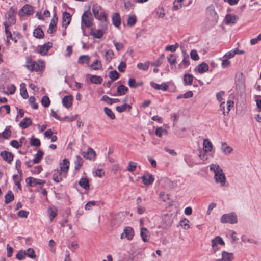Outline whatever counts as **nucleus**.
Returning <instances> with one entry per match:
<instances>
[{
	"instance_id": "6ab92c4d",
	"label": "nucleus",
	"mask_w": 261,
	"mask_h": 261,
	"mask_svg": "<svg viewBox=\"0 0 261 261\" xmlns=\"http://www.w3.org/2000/svg\"><path fill=\"white\" fill-rule=\"evenodd\" d=\"M151 86L156 90H162L163 91H167L168 89V85L166 83H162V84H158L153 82H150Z\"/></svg>"
},
{
	"instance_id": "5701e85b",
	"label": "nucleus",
	"mask_w": 261,
	"mask_h": 261,
	"mask_svg": "<svg viewBox=\"0 0 261 261\" xmlns=\"http://www.w3.org/2000/svg\"><path fill=\"white\" fill-rule=\"evenodd\" d=\"M128 91V89L127 87L123 85L119 86L117 88V93L114 94V96H121L125 94Z\"/></svg>"
},
{
	"instance_id": "f03ea898",
	"label": "nucleus",
	"mask_w": 261,
	"mask_h": 261,
	"mask_svg": "<svg viewBox=\"0 0 261 261\" xmlns=\"http://www.w3.org/2000/svg\"><path fill=\"white\" fill-rule=\"evenodd\" d=\"M210 169L214 173V178L216 182L221 186H224L226 182V177L222 169L216 164H212Z\"/></svg>"
},
{
	"instance_id": "603ef678",
	"label": "nucleus",
	"mask_w": 261,
	"mask_h": 261,
	"mask_svg": "<svg viewBox=\"0 0 261 261\" xmlns=\"http://www.w3.org/2000/svg\"><path fill=\"white\" fill-rule=\"evenodd\" d=\"M90 58L87 55L81 56L78 60V63L80 64L88 63L89 62Z\"/></svg>"
},
{
	"instance_id": "79ce46f5",
	"label": "nucleus",
	"mask_w": 261,
	"mask_h": 261,
	"mask_svg": "<svg viewBox=\"0 0 261 261\" xmlns=\"http://www.w3.org/2000/svg\"><path fill=\"white\" fill-rule=\"evenodd\" d=\"M91 67L93 70H99L102 67L101 62L98 60H96L91 65Z\"/></svg>"
},
{
	"instance_id": "7ed1b4c3",
	"label": "nucleus",
	"mask_w": 261,
	"mask_h": 261,
	"mask_svg": "<svg viewBox=\"0 0 261 261\" xmlns=\"http://www.w3.org/2000/svg\"><path fill=\"white\" fill-rule=\"evenodd\" d=\"M44 66V63L43 61H39L37 63L35 61H33L31 58L27 59V64L26 67L30 71H40Z\"/></svg>"
},
{
	"instance_id": "f3484780",
	"label": "nucleus",
	"mask_w": 261,
	"mask_h": 261,
	"mask_svg": "<svg viewBox=\"0 0 261 261\" xmlns=\"http://www.w3.org/2000/svg\"><path fill=\"white\" fill-rule=\"evenodd\" d=\"M244 51L243 50H239L238 48H235L229 52H227L223 57L224 58H227L228 59H231L234 57L236 54H243Z\"/></svg>"
},
{
	"instance_id": "c756f323",
	"label": "nucleus",
	"mask_w": 261,
	"mask_h": 261,
	"mask_svg": "<svg viewBox=\"0 0 261 261\" xmlns=\"http://www.w3.org/2000/svg\"><path fill=\"white\" fill-rule=\"evenodd\" d=\"M225 21H226V22L228 24H230V23H232V24H233L234 23H236L238 19V18L234 15H232V14H227L226 16H225Z\"/></svg>"
},
{
	"instance_id": "ea45409f",
	"label": "nucleus",
	"mask_w": 261,
	"mask_h": 261,
	"mask_svg": "<svg viewBox=\"0 0 261 261\" xmlns=\"http://www.w3.org/2000/svg\"><path fill=\"white\" fill-rule=\"evenodd\" d=\"M83 165V159L80 156H76L74 161V168L79 170Z\"/></svg>"
},
{
	"instance_id": "7c9ffc66",
	"label": "nucleus",
	"mask_w": 261,
	"mask_h": 261,
	"mask_svg": "<svg viewBox=\"0 0 261 261\" xmlns=\"http://www.w3.org/2000/svg\"><path fill=\"white\" fill-rule=\"evenodd\" d=\"M112 21L113 24L116 27H119L121 24V18L119 14L117 13H115L112 17Z\"/></svg>"
},
{
	"instance_id": "ddd939ff",
	"label": "nucleus",
	"mask_w": 261,
	"mask_h": 261,
	"mask_svg": "<svg viewBox=\"0 0 261 261\" xmlns=\"http://www.w3.org/2000/svg\"><path fill=\"white\" fill-rule=\"evenodd\" d=\"M63 22L62 27L65 29H66L68 25L70 24L71 20V15L66 12H65L63 14Z\"/></svg>"
},
{
	"instance_id": "dca6fc26",
	"label": "nucleus",
	"mask_w": 261,
	"mask_h": 261,
	"mask_svg": "<svg viewBox=\"0 0 261 261\" xmlns=\"http://www.w3.org/2000/svg\"><path fill=\"white\" fill-rule=\"evenodd\" d=\"M213 144L208 139H204L203 142V150L210 153L213 149Z\"/></svg>"
},
{
	"instance_id": "4c0bfd02",
	"label": "nucleus",
	"mask_w": 261,
	"mask_h": 261,
	"mask_svg": "<svg viewBox=\"0 0 261 261\" xmlns=\"http://www.w3.org/2000/svg\"><path fill=\"white\" fill-rule=\"evenodd\" d=\"M20 93L21 96L26 99L28 97V92L25 88V84L24 83H21L20 86Z\"/></svg>"
},
{
	"instance_id": "13d9d810",
	"label": "nucleus",
	"mask_w": 261,
	"mask_h": 261,
	"mask_svg": "<svg viewBox=\"0 0 261 261\" xmlns=\"http://www.w3.org/2000/svg\"><path fill=\"white\" fill-rule=\"evenodd\" d=\"M26 256L30 257L31 258H35L36 257V254L34 250L32 248H28L27 250L24 251Z\"/></svg>"
},
{
	"instance_id": "3c124183",
	"label": "nucleus",
	"mask_w": 261,
	"mask_h": 261,
	"mask_svg": "<svg viewBox=\"0 0 261 261\" xmlns=\"http://www.w3.org/2000/svg\"><path fill=\"white\" fill-rule=\"evenodd\" d=\"M34 36L36 38H41L44 36V33L40 28L36 29L33 32Z\"/></svg>"
},
{
	"instance_id": "bf43d9fd",
	"label": "nucleus",
	"mask_w": 261,
	"mask_h": 261,
	"mask_svg": "<svg viewBox=\"0 0 261 261\" xmlns=\"http://www.w3.org/2000/svg\"><path fill=\"white\" fill-rule=\"evenodd\" d=\"M41 103L44 107H49L50 103L49 97L47 96H43L41 99Z\"/></svg>"
},
{
	"instance_id": "69168bd1",
	"label": "nucleus",
	"mask_w": 261,
	"mask_h": 261,
	"mask_svg": "<svg viewBox=\"0 0 261 261\" xmlns=\"http://www.w3.org/2000/svg\"><path fill=\"white\" fill-rule=\"evenodd\" d=\"M26 254L24 252V251L23 250H20L18 251V252L16 255V258L19 260H22L25 258Z\"/></svg>"
},
{
	"instance_id": "6e6552de",
	"label": "nucleus",
	"mask_w": 261,
	"mask_h": 261,
	"mask_svg": "<svg viewBox=\"0 0 261 261\" xmlns=\"http://www.w3.org/2000/svg\"><path fill=\"white\" fill-rule=\"evenodd\" d=\"M134 236V232L133 229L130 227H126L123 232L121 233L120 238L123 239L126 238L128 240H131Z\"/></svg>"
},
{
	"instance_id": "423d86ee",
	"label": "nucleus",
	"mask_w": 261,
	"mask_h": 261,
	"mask_svg": "<svg viewBox=\"0 0 261 261\" xmlns=\"http://www.w3.org/2000/svg\"><path fill=\"white\" fill-rule=\"evenodd\" d=\"M221 222L222 223L234 224L237 222V216L233 213L224 214L221 217Z\"/></svg>"
},
{
	"instance_id": "58836bf2",
	"label": "nucleus",
	"mask_w": 261,
	"mask_h": 261,
	"mask_svg": "<svg viewBox=\"0 0 261 261\" xmlns=\"http://www.w3.org/2000/svg\"><path fill=\"white\" fill-rule=\"evenodd\" d=\"M103 34L102 31L100 29L92 30L91 31V35L96 38H100L103 36Z\"/></svg>"
},
{
	"instance_id": "4468645a",
	"label": "nucleus",
	"mask_w": 261,
	"mask_h": 261,
	"mask_svg": "<svg viewBox=\"0 0 261 261\" xmlns=\"http://www.w3.org/2000/svg\"><path fill=\"white\" fill-rule=\"evenodd\" d=\"M82 154L85 158L90 160H94L96 156L95 152L90 147L88 148L87 152H83Z\"/></svg>"
},
{
	"instance_id": "4be33fe9",
	"label": "nucleus",
	"mask_w": 261,
	"mask_h": 261,
	"mask_svg": "<svg viewBox=\"0 0 261 261\" xmlns=\"http://www.w3.org/2000/svg\"><path fill=\"white\" fill-rule=\"evenodd\" d=\"M57 22V18L54 16L50 23L49 28L47 30V32L50 34H53L56 31V28Z\"/></svg>"
},
{
	"instance_id": "2f4dec72",
	"label": "nucleus",
	"mask_w": 261,
	"mask_h": 261,
	"mask_svg": "<svg viewBox=\"0 0 261 261\" xmlns=\"http://www.w3.org/2000/svg\"><path fill=\"white\" fill-rule=\"evenodd\" d=\"M167 58L168 62L171 66V68H173V66L175 67V65L177 62L176 55L173 54H171L169 55Z\"/></svg>"
},
{
	"instance_id": "b1692460",
	"label": "nucleus",
	"mask_w": 261,
	"mask_h": 261,
	"mask_svg": "<svg viewBox=\"0 0 261 261\" xmlns=\"http://www.w3.org/2000/svg\"><path fill=\"white\" fill-rule=\"evenodd\" d=\"M52 47V43L47 42L41 46L40 48L39 53L42 55H46L48 50Z\"/></svg>"
},
{
	"instance_id": "6e6d98bb",
	"label": "nucleus",
	"mask_w": 261,
	"mask_h": 261,
	"mask_svg": "<svg viewBox=\"0 0 261 261\" xmlns=\"http://www.w3.org/2000/svg\"><path fill=\"white\" fill-rule=\"evenodd\" d=\"M11 130L9 128H6L3 133H0V137H3L5 139H8L11 136Z\"/></svg>"
},
{
	"instance_id": "c03bdc74",
	"label": "nucleus",
	"mask_w": 261,
	"mask_h": 261,
	"mask_svg": "<svg viewBox=\"0 0 261 261\" xmlns=\"http://www.w3.org/2000/svg\"><path fill=\"white\" fill-rule=\"evenodd\" d=\"M114 56V52L111 49H109L106 52L105 57L106 59V61L107 62H109L111 61V60L113 58Z\"/></svg>"
},
{
	"instance_id": "e2e57ef3",
	"label": "nucleus",
	"mask_w": 261,
	"mask_h": 261,
	"mask_svg": "<svg viewBox=\"0 0 261 261\" xmlns=\"http://www.w3.org/2000/svg\"><path fill=\"white\" fill-rule=\"evenodd\" d=\"M137 168V163L134 162H129L127 167V170L129 172H134Z\"/></svg>"
},
{
	"instance_id": "680f3d73",
	"label": "nucleus",
	"mask_w": 261,
	"mask_h": 261,
	"mask_svg": "<svg viewBox=\"0 0 261 261\" xmlns=\"http://www.w3.org/2000/svg\"><path fill=\"white\" fill-rule=\"evenodd\" d=\"M156 13L160 18H163L165 15L164 9L162 7H159L156 9Z\"/></svg>"
},
{
	"instance_id": "a18cd8bd",
	"label": "nucleus",
	"mask_w": 261,
	"mask_h": 261,
	"mask_svg": "<svg viewBox=\"0 0 261 261\" xmlns=\"http://www.w3.org/2000/svg\"><path fill=\"white\" fill-rule=\"evenodd\" d=\"M167 131L162 127H158L155 131V134L159 137H162L163 135H166Z\"/></svg>"
},
{
	"instance_id": "49530a36",
	"label": "nucleus",
	"mask_w": 261,
	"mask_h": 261,
	"mask_svg": "<svg viewBox=\"0 0 261 261\" xmlns=\"http://www.w3.org/2000/svg\"><path fill=\"white\" fill-rule=\"evenodd\" d=\"M193 76L190 74H186L184 75V81L186 84L190 85L192 84Z\"/></svg>"
},
{
	"instance_id": "f8f14e48",
	"label": "nucleus",
	"mask_w": 261,
	"mask_h": 261,
	"mask_svg": "<svg viewBox=\"0 0 261 261\" xmlns=\"http://www.w3.org/2000/svg\"><path fill=\"white\" fill-rule=\"evenodd\" d=\"M234 258L233 254L226 251H222V257L216 259L215 261H231Z\"/></svg>"
},
{
	"instance_id": "338daca9",
	"label": "nucleus",
	"mask_w": 261,
	"mask_h": 261,
	"mask_svg": "<svg viewBox=\"0 0 261 261\" xmlns=\"http://www.w3.org/2000/svg\"><path fill=\"white\" fill-rule=\"evenodd\" d=\"M207 12L212 16L214 17L215 18H217V13L215 11L214 8L213 6H211L207 8Z\"/></svg>"
},
{
	"instance_id": "1a4fd4ad",
	"label": "nucleus",
	"mask_w": 261,
	"mask_h": 261,
	"mask_svg": "<svg viewBox=\"0 0 261 261\" xmlns=\"http://www.w3.org/2000/svg\"><path fill=\"white\" fill-rule=\"evenodd\" d=\"M183 59L181 62L178 65V68L180 69H185L190 65L189 57L185 50L182 51Z\"/></svg>"
},
{
	"instance_id": "9b49d317",
	"label": "nucleus",
	"mask_w": 261,
	"mask_h": 261,
	"mask_svg": "<svg viewBox=\"0 0 261 261\" xmlns=\"http://www.w3.org/2000/svg\"><path fill=\"white\" fill-rule=\"evenodd\" d=\"M27 183L32 187L36 186L37 185H42L45 182L44 180L36 179L33 177H28L26 179Z\"/></svg>"
},
{
	"instance_id": "2eb2a0df",
	"label": "nucleus",
	"mask_w": 261,
	"mask_h": 261,
	"mask_svg": "<svg viewBox=\"0 0 261 261\" xmlns=\"http://www.w3.org/2000/svg\"><path fill=\"white\" fill-rule=\"evenodd\" d=\"M140 235L144 242H147L149 241L150 232L147 228L142 227L140 230Z\"/></svg>"
},
{
	"instance_id": "f257e3e1",
	"label": "nucleus",
	"mask_w": 261,
	"mask_h": 261,
	"mask_svg": "<svg viewBox=\"0 0 261 261\" xmlns=\"http://www.w3.org/2000/svg\"><path fill=\"white\" fill-rule=\"evenodd\" d=\"M92 12L94 17L101 22V27L103 28H107V18L105 12L101 9V7L95 4L92 6Z\"/></svg>"
},
{
	"instance_id": "f704fd0d",
	"label": "nucleus",
	"mask_w": 261,
	"mask_h": 261,
	"mask_svg": "<svg viewBox=\"0 0 261 261\" xmlns=\"http://www.w3.org/2000/svg\"><path fill=\"white\" fill-rule=\"evenodd\" d=\"M62 172L60 170H55L53 174V179L57 182H59L62 180Z\"/></svg>"
},
{
	"instance_id": "8fccbe9b",
	"label": "nucleus",
	"mask_w": 261,
	"mask_h": 261,
	"mask_svg": "<svg viewBox=\"0 0 261 261\" xmlns=\"http://www.w3.org/2000/svg\"><path fill=\"white\" fill-rule=\"evenodd\" d=\"M189 223L190 221L188 219L185 218L180 221V225L183 228V229L187 230L190 228Z\"/></svg>"
},
{
	"instance_id": "cd10ccee",
	"label": "nucleus",
	"mask_w": 261,
	"mask_h": 261,
	"mask_svg": "<svg viewBox=\"0 0 261 261\" xmlns=\"http://www.w3.org/2000/svg\"><path fill=\"white\" fill-rule=\"evenodd\" d=\"M7 19L5 23H7L8 24L11 25L15 23V18L14 16V13L13 11H9L7 13Z\"/></svg>"
},
{
	"instance_id": "39448f33",
	"label": "nucleus",
	"mask_w": 261,
	"mask_h": 261,
	"mask_svg": "<svg viewBox=\"0 0 261 261\" xmlns=\"http://www.w3.org/2000/svg\"><path fill=\"white\" fill-rule=\"evenodd\" d=\"M212 250L213 253H215L220 249L218 245H224L225 243L222 238L219 236H217L211 241Z\"/></svg>"
},
{
	"instance_id": "4d7b16f0",
	"label": "nucleus",
	"mask_w": 261,
	"mask_h": 261,
	"mask_svg": "<svg viewBox=\"0 0 261 261\" xmlns=\"http://www.w3.org/2000/svg\"><path fill=\"white\" fill-rule=\"evenodd\" d=\"M14 199V195L11 191H9L5 195V202L9 203L11 202Z\"/></svg>"
},
{
	"instance_id": "a19ab883",
	"label": "nucleus",
	"mask_w": 261,
	"mask_h": 261,
	"mask_svg": "<svg viewBox=\"0 0 261 261\" xmlns=\"http://www.w3.org/2000/svg\"><path fill=\"white\" fill-rule=\"evenodd\" d=\"M184 1V0H174L173 2V10L176 11L181 8Z\"/></svg>"
},
{
	"instance_id": "bb28decb",
	"label": "nucleus",
	"mask_w": 261,
	"mask_h": 261,
	"mask_svg": "<svg viewBox=\"0 0 261 261\" xmlns=\"http://www.w3.org/2000/svg\"><path fill=\"white\" fill-rule=\"evenodd\" d=\"M1 156L5 161L8 163H10L13 158V156L11 153L6 151H2L1 153Z\"/></svg>"
},
{
	"instance_id": "774afa93",
	"label": "nucleus",
	"mask_w": 261,
	"mask_h": 261,
	"mask_svg": "<svg viewBox=\"0 0 261 261\" xmlns=\"http://www.w3.org/2000/svg\"><path fill=\"white\" fill-rule=\"evenodd\" d=\"M191 58L194 61H197L199 60V57L196 50H192L190 53Z\"/></svg>"
},
{
	"instance_id": "0e129e2a",
	"label": "nucleus",
	"mask_w": 261,
	"mask_h": 261,
	"mask_svg": "<svg viewBox=\"0 0 261 261\" xmlns=\"http://www.w3.org/2000/svg\"><path fill=\"white\" fill-rule=\"evenodd\" d=\"M29 102L33 109H37L38 108V104L35 102V98L34 96H30L29 97Z\"/></svg>"
},
{
	"instance_id": "9d476101",
	"label": "nucleus",
	"mask_w": 261,
	"mask_h": 261,
	"mask_svg": "<svg viewBox=\"0 0 261 261\" xmlns=\"http://www.w3.org/2000/svg\"><path fill=\"white\" fill-rule=\"evenodd\" d=\"M236 86L240 88L244 86L245 82V77L243 73L242 72H238L236 75Z\"/></svg>"
},
{
	"instance_id": "72a5a7b5",
	"label": "nucleus",
	"mask_w": 261,
	"mask_h": 261,
	"mask_svg": "<svg viewBox=\"0 0 261 261\" xmlns=\"http://www.w3.org/2000/svg\"><path fill=\"white\" fill-rule=\"evenodd\" d=\"M208 69L209 67L208 65L204 62L202 63L198 66V71L201 74L206 72L208 71Z\"/></svg>"
},
{
	"instance_id": "393cba45",
	"label": "nucleus",
	"mask_w": 261,
	"mask_h": 261,
	"mask_svg": "<svg viewBox=\"0 0 261 261\" xmlns=\"http://www.w3.org/2000/svg\"><path fill=\"white\" fill-rule=\"evenodd\" d=\"M47 212L48 216L50 218V221H53V219L57 215L58 210L55 206H51L48 208Z\"/></svg>"
},
{
	"instance_id": "a211bd4d",
	"label": "nucleus",
	"mask_w": 261,
	"mask_h": 261,
	"mask_svg": "<svg viewBox=\"0 0 261 261\" xmlns=\"http://www.w3.org/2000/svg\"><path fill=\"white\" fill-rule=\"evenodd\" d=\"M70 162L68 159H65L60 164V171L67 173L69 170Z\"/></svg>"
},
{
	"instance_id": "09e8293b",
	"label": "nucleus",
	"mask_w": 261,
	"mask_h": 261,
	"mask_svg": "<svg viewBox=\"0 0 261 261\" xmlns=\"http://www.w3.org/2000/svg\"><path fill=\"white\" fill-rule=\"evenodd\" d=\"M105 114L111 119H114L115 116L112 111L109 108L105 107L103 109Z\"/></svg>"
},
{
	"instance_id": "de8ad7c7",
	"label": "nucleus",
	"mask_w": 261,
	"mask_h": 261,
	"mask_svg": "<svg viewBox=\"0 0 261 261\" xmlns=\"http://www.w3.org/2000/svg\"><path fill=\"white\" fill-rule=\"evenodd\" d=\"M43 152L41 150H38L33 159V162L35 164L38 163L42 159Z\"/></svg>"
},
{
	"instance_id": "0eeeda50",
	"label": "nucleus",
	"mask_w": 261,
	"mask_h": 261,
	"mask_svg": "<svg viewBox=\"0 0 261 261\" xmlns=\"http://www.w3.org/2000/svg\"><path fill=\"white\" fill-rule=\"evenodd\" d=\"M234 102L232 100H228L226 103L222 102L220 104L221 110L224 115L228 114L230 109L233 107Z\"/></svg>"
},
{
	"instance_id": "473e14b6",
	"label": "nucleus",
	"mask_w": 261,
	"mask_h": 261,
	"mask_svg": "<svg viewBox=\"0 0 261 261\" xmlns=\"http://www.w3.org/2000/svg\"><path fill=\"white\" fill-rule=\"evenodd\" d=\"M80 186L85 190L89 189L90 185L89 180L86 178H82L79 182Z\"/></svg>"
},
{
	"instance_id": "412c9836",
	"label": "nucleus",
	"mask_w": 261,
	"mask_h": 261,
	"mask_svg": "<svg viewBox=\"0 0 261 261\" xmlns=\"http://www.w3.org/2000/svg\"><path fill=\"white\" fill-rule=\"evenodd\" d=\"M221 149L222 151L226 155L230 154L233 151L232 148L226 142H222L221 143Z\"/></svg>"
},
{
	"instance_id": "37998d69",
	"label": "nucleus",
	"mask_w": 261,
	"mask_h": 261,
	"mask_svg": "<svg viewBox=\"0 0 261 261\" xmlns=\"http://www.w3.org/2000/svg\"><path fill=\"white\" fill-rule=\"evenodd\" d=\"M207 153L208 152L200 149L198 150V156L203 161H206L208 159Z\"/></svg>"
},
{
	"instance_id": "e433bc0d",
	"label": "nucleus",
	"mask_w": 261,
	"mask_h": 261,
	"mask_svg": "<svg viewBox=\"0 0 261 261\" xmlns=\"http://www.w3.org/2000/svg\"><path fill=\"white\" fill-rule=\"evenodd\" d=\"M127 109H128V110H130L132 109V107L130 105L126 103H124L121 106H117L116 108V111L119 113L124 112Z\"/></svg>"
},
{
	"instance_id": "20e7f679",
	"label": "nucleus",
	"mask_w": 261,
	"mask_h": 261,
	"mask_svg": "<svg viewBox=\"0 0 261 261\" xmlns=\"http://www.w3.org/2000/svg\"><path fill=\"white\" fill-rule=\"evenodd\" d=\"M93 18L91 13L89 11L85 12L82 16V23L88 28L91 27L93 25Z\"/></svg>"
},
{
	"instance_id": "a878e982",
	"label": "nucleus",
	"mask_w": 261,
	"mask_h": 261,
	"mask_svg": "<svg viewBox=\"0 0 261 261\" xmlns=\"http://www.w3.org/2000/svg\"><path fill=\"white\" fill-rule=\"evenodd\" d=\"M21 13L22 14L29 15L33 13V9L32 6L29 5H25L21 9Z\"/></svg>"
},
{
	"instance_id": "c85d7f7f",
	"label": "nucleus",
	"mask_w": 261,
	"mask_h": 261,
	"mask_svg": "<svg viewBox=\"0 0 261 261\" xmlns=\"http://www.w3.org/2000/svg\"><path fill=\"white\" fill-rule=\"evenodd\" d=\"M62 102L66 108L70 107L72 104V97L71 96H65L62 100Z\"/></svg>"
},
{
	"instance_id": "864d4df0",
	"label": "nucleus",
	"mask_w": 261,
	"mask_h": 261,
	"mask_svg": "<svg viewBox=\"0 0 261 261\" xmlns=\"http://www.w3.org/2000/svg\"><path fill=\"white\" fill-rule=\"evenodd\" d=\"M149 66V62H146L145 63H139L137 64V67L143 71H146L148 70Z\"/></svg>"
},
{
	"instance_id": "c9c22d12",
	"label": "nucleus",
	"mask_w": 261,
	"mask_h": 261,
	"mask_svg": "<svg viewBox=\"0 0 261 261\" xmlns=\"http://www.w3.org/2000/svg\"><path fill=\"white\" fill-rule=\"evenodd\" d=\"M31 123L32 121L30 118H25L20 122L19 125L21 128L24 129L28 127Z\"/></svg>"
},
{
	"instance_id": "5fc2aeb1",
	"label": "nucleus",
	"mask_w": 261,
	"mask_h": 261,
	"mask_svg": "<svg viewBox=\"0 0 261 261\" xmlns=\"http://www.w3.org/2000/svg\"><path fill=\"white\" fill-rule=\"evenodd\" d=\"M90 81L94 84H100L102 81V79L100 76L92 75L90 77Z\"/></svg>"
},
{
	"instance_id": "052dcab7",
	"label": "nucleus",
	"mask_w": 261,
	"mask_h": 261,
	"mask_svg": "<svg viewBox=\"0 0 261 261\" xmlns=\"http://www.w3.org/2000/svg\"><path fill=\"white\" fill-rule=\"evenodd\" d=\"M109 76L112 81H115L119 78V74L117 71L114 70L110 72Z\"/></svg>"
},
{
	"instance_id": "aec40b11",
	"label": "nucleus",
	"mask_w": 261,
	"mask_h": 261,
	"mask_svg": "<svg viewBox=\"0 0 261 261\" xmlns=\"http://www.w3.org/2000/svg\"><path fill=\"white\" fill-rule=\"evenodd\" d=\"M142 179L144 184L145 185H151L153 182L154 179L153 176L148 173L143 175L142 177Z\"/></svg>"
}]
</instances>
